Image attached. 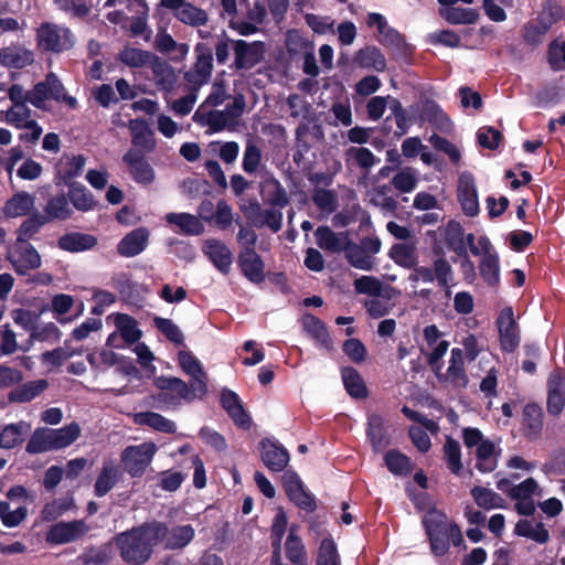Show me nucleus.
I'll use <instances>...</instances> for the list:
<instances>
[{
	"mask_svg": "<svg viewBox=\"0 0 565 565\" xmlns=\"http://www.w3.org/2000/svg\"><path fill=\"white\" fill-rule=\"evenodd\" d=\"M164 534V522L152 520L118 533L114 540L126 564L143 565L151 558L154 546L163 542Z\"/></svg>",
	"mask_w": 565,
	"mask_h": 565,
	"instance_id": "nucleus-1",
	"label": "nucleus"
},
{
	"mask_svg": "<svg viewBox=\"0 0 565 565\" xmlns=\"http://www.w3.org/2000/svg\"><path fill=\"white\" fill-rule=\"evenodd\" d=\"M35 41L40 51L60 54L73 49L75 35L65 25L43 22L36 29Z\"/></svg>",
	"mask_w": 565,
	"mask_h": 565,
	"instance_id": "nucleus-2",
	"label": "nucleus"
},
{
	"mask_svg": "<svg viewBox=\"0 0 565 565\" xmlns=\"http://www.w3.org/2000/svg\"><path fill=\"white\" fill-rule=\"evenodd\" d=\"M433 266H417L415 274L424 282L437 281L441 288H449L452 285L454 271L450 263L446 258L444 247L439 243H434L430 249Z\"/></svg>",
	"mask_w": 565,
	"mask_h": 565,
	"instance_id": "nucleus-3",
	"label": "nucleus"
},
{
	"mask_svg": "<svg viewBox=\"0 0 565 565\" xmlns=\"http://www.w3.org/2000/svg\"><path fill=\"white\" fill-rule=\"evenodd\" d=\"M422 522L433 554L445 555L449 550V524L446 523V514L434 508L428 511Z\"/></svg>",
	"mask_w": 565,
	"mask_h": 565,
	"instance_id": "nucleus-4",
	"label": "nucleus"
},
{
	"mask_svg": "<svg viewBox=\"0 0 565 565\" xmlns=\"http://www.w3.org/2000/svg\"><path fill=\"white\" fill-rule=\"evenodd\" d=\"M158 447L152 441L127 446L120 455L125 471L131 478H140L150 466Z\"/></svg>",
	"mask_w": 565,
	"mask_h": 565,
	"instance_id": "nucleus-5",
	"label": "nucleus"
},
{
	"mask_svg": "<svg viewBox=\"0 0 565 565\" xmlns=\"http://www.w3.org/2000/svg\"><path fill=\"white\" fill-rule=\"evenodd\" d=\"M153 384L159 390L153 398L160 408L177 407L181 399L190 398L188 383L179 377L161 375L154 379Z\"/></svg>",
	"mask_w": 565,
	"mask_h": 565,
	"instance_id": "nucleus-6",
	"label": "nucleus"
},
{
	"mask_svg": "<svg viewBox=\"0 0 565 565\" xmlns=\"http://www.w3.org/2000/svg\"><path fill=\"white\" fill-rule=\"evenodd\" d=\"M194 52L196 61L192 70L184 74V79L196 87H200L209 82L213 71V49L209 43L199 42Z\"/></svg>",
	"mask_w": 565,
	"mask_h": 565,
	"instance_id": "nucleus-7",
	"label": "nucleus"
},
{
	"mask_svg": "<svg viewBox=\"0 0 565 565\" xmlns=\"http://www.w3.org/2000/svg\"><path fill=\"white\" fill-rule=\"evenodd\" d=\"M234 67L236 70H252L258 65L265 56L266 44L263 41L247 42L235 40L233 42Z\"/></svg>",
	"mask_w": 565,
	"mask_h": 565,
	"instance_id": "nucleus-8",
	"label": "nucleus"
},
{
	"mask_svg": "<svg viewBox=\"0 0 565 565\" xmlns=\"http://www.w3.org/2000/svg\"><path fill=\"white\" fill-rule=\"evenodd\" d=\"M89 527L84 520L61 521L52 524L46 532V542L52 545H62L75 542L83 537Z\"/></svg>",
	"mask_w": 565,
	"mask_h": 565,
	"instance_id": "nucleus-9",
	"label": "nucleus"
},
{
	"mask_svg": "<svg viewBox=\"0 0 565 565\" xmlns=\"http://www.w3.org/2000/svg\"><path fill=\"white\" fill-rule=\"evenodd\" d=\"M497 327L501 350L507 353L514 352L520 344V334L512 307H505L501 310L497 318Z\"/></svg>",
	"mask_w": 565,
	"mask_h": 565,
	"instance_id": "nucleus-10",
	"label": "nucleus"
},
{
	"mask_svg": "<svg viewBox=\"0 0 565 565\" xmlns=\"http://www.w3.org/2000/svg\"><path fill=\"white\" fill-rule=\"evenodd\" d=\"M457 200L462 212L470 217L479 214V200L475 177L471 172L465 171L458 178Z\"/></svg>",
	"mask_w": 565,
	"mask_h": 565,
	"instance_id": "nucleus-11",
	"label": "nucleus"
},
{
	"mask_svg": "<svg viewBox=\"0 0 565 565\" xmlns=\"http://www.w3.org/2000/svg\"><path fill=\"white\" fill-rule=\"evenodd\" d=\"M122 162L128 167L135 182L148 185L154 181V170L140 150L129 149L122 156Z\"/></svg>",
	"mask_w": 565,
	"mask_h": 565,
	"instance_id": "nucleus-12",
	"label": "nucleus"
},
{
	"mask_svg": "<svg viewBox=\"0 0 565 565\" xmlns=\"http://www.w3.org/2000/svg\"><path fill=\"white\" fill-rule=\"evenodd\" d=\"M118 57L121 63L130 67H141L147 64H151L157 77L163 71L171 73L168 64L166 62H161L157 55L149 51L127 46L120 51Z\"/></svg>",
	"mask_w": 565,
	"mask_h": 565,
	"instance_id": "nucleus-13",
	"label": "nucleus"
},
{
	"mask_svg": "<svg viewBox=\"0 0 565 565\" xmlns=\"http://www.w3.org/2000/svg\"><path fill=\"white\" fill-rule=\"evenodd\" d=\"M8 259L19 276H25L30 270H35L42 265L41 255L30 243L17 242L14 256Z\"/></svg>",
	"mask_w": 565,
	"mask_h": 565,
	"instance_id": "nucleus-14",
	"label": "nucleus"
},
{
	"mask_svg": "<svg viewBox=\"0 0 565 565\" xmlns=\"http://www.w3.org/2000/svg\"><path fill=\"white\" fill-rule=\"evenodd\" d=\"M220 403L223 409L227 413L234 424L243 429L249 430L252 427V417L244 408L239 396L230 388L221 391Z\"/></svg>",
	"mask_w": 565,
	"mask_h": 565,
	"instance_id": "nucleus-15",
	"label": "nucleus"
},
{
	"mask_svg": "<svg viewBox=\"0 0 565 565\" xmlns=\"http://www.w3.org/2000/svg\"><path fill=\"white\" fill-rule=\"evenodd\" d=\"M259 451L262 461L273 472L284 471L289 462L288 450L269 438L259 441Z\"/></svg>",
	"mask_w": 565,
	"mask_h": 565,
	"instance_id": "nucleus-16",
	"label": "nucleus"
},
{
	"mask_svg": "<svg viewBox=\"0 0 565 565\" xmlns=\"http://www.w3.org/2000/svg\"><path fill=\"white\" fill-rule=\"evenodd\" d=\"M149 243V231L143 227H137L126 234L117 245V253L122 257H135L142 253Z\"/></svg>",
	"mask_w": 565,
	"mask_h": 565,
	"instance_id": "nucleus-17",
	"label": "nucleus"
},
{
	"mask_svg": "<svg viewBox=\"0 0 565 565\" xmlns=\"http://www.w3.org/2000/svg\"><path fill=\"white\" fill-rule=\"evenodd\" d=\"M121 477L122 470L119 465L113 460L104 461L94 483L95 497L102 498L106 495L119 482Z\"/></svg>",
	"mask_w": 565,
	"mask_h": 565,
	"instance_id": "nucleus-18",
	"label": "nucleus"
},
{
	"mask_svg": "<svg viewBox=\"0 0 565 565\" xmlns=\"http://www.w3.org/2000/svg\"><path fill=\"white\" fill-rule=\"evenodd\" d=\"M203 252L222 274L227 275L230 273L233 255L223 242L218 239H207L203 245Z\"/></svg>",
	"mask_w": 565,
	"mask_h": 565,
	"instance_id": "nucleus-19",
	"label": "nucleus"
},
{
	"mask_svg": "<svg viewBox=\"0 0 565 565\" xmlns=\"http://www.w3.org/2000/svg\"><path fill=\"white\" fill-rule=\"evenodd\" d=\"M237 265L250 282L260 284L265 280V264L256 252H239Z\"/></svg>",
	"mask_w": 565,
	"mask_h": 565,
	"instance_id": "nucleus-20",
	"label": "nucleus"
},
{
	"mask_svg": "<svg viewBox=\"0 0 565 565\" xmlns=\"http://www.w3.org/2000/svg\"><path fill=\"white\" fill-rule=\"evenodd\" d=\"M86 163V158L83 154L72 156L66 158V161H61L55 177L54 183L56 186L68 185L75 183V178L83 173Z\"/></svg>",
	"mask_w": 565,
	"mask_h": 565,
	"instance_id": "nucleus-21",
	"label": "nucleus"
},
{
	"mask_svg": "<svg viewBox=\"0 0 565 565\" xmlns=\"http://www.w3.org/2000/svg\"><path fill=\"white\" fill-rule=\"evenodd\" d=\"M301 321L303 330L315 340L318 347L327 351L333 350V341L326 323L320 318L311 313H305Z\"/></svg>",
	"mask_w": 565,
	"mask_h": 565,
	"instance_id": "nucleus-22",
	"label": "nucleus"
},
{
	"mask_svg": "<svg viewBox=\"0 0 565 565\" xmlns=\"http://www.w3.org/2000/svg\"><path fill=\"white\" fill-rule=\"evenodd\" d=\"M15 385L17 386L8 393V401L9 403L23 404L40 396L49 387V381L40 379Z\"/></svg>",
	"mask_w": 565,
	"mask_h": 565,
	"instance_id": "nucleus-23",
	"label": "nucleus"
},
{
	"mask_svg": "<svg viewBox=\"0 0 565 565\" xmlns=\"http://www.w3.org/2000/svg\"><path fill=\"white\" fill-rule=\"evenodd\" d=\"M315 236L317 245L321 249L338 254L343 252L345 243L350 238L347 232L334 233L327 225L319 226L315 232Z\"/></svg>",
	"mask_w": 565,
	"mask_h": 565,
	"instance_id": "nucleus-24",
	"label": "nucleus"
},
{
	"mask_svg": "<svg viewBox=\"0 0 565 565\" xmlns=\"http://www.w3.org/2000/svg\"><path fill=\"white\" fill-rule=\"evenodd\" d=\"M166 221L170 225H174L177 233L189 236H196L204 232V225L200 218L190 213H168Z\"/></svg>",
	"mask_w": 565,
	"mask_h": 565,
	"instance_id": "nucleus-25",
	"label": "nucleus"
},
{
	"mask_svg": "<svg viewBox=\"0 0 565 565\" xmlns=\"http://www.w3.org/2000/svg\"><path fill=\"white\" fill-rule=\"evenodd\" d=\"M166 534L163 540V547L166 550L174 551L184 548L195 535V531L191 524L175 525L169 529L164 522Z\"/></svg>",
	"mask_w": 565,
	"mask_h": 565,
	"instance_id": "nucleus-26",
	"label": "nucleus"
},
{
	"mask_svg": "<svg viewBox=\"0 0 565 565\" xmlns=\"http://www.w3.org/2000/svg\"><path fill=\"white\" fill-rule=\"evenodd\" d=\"M43 216L47 217V222L66 221L74 214L68 198L64 192L50 196L43 207Z\"/></svg>",
	"mask_w": 565,
	"mask_h": 565,
	"instance_id": "nucleus-27",
	"label": "nucleus"
},
{
	"mask_svg": "<svg viewBox=\"0 0 565 565\" xmlns=\"http://www.w3.org/2000/svg\"><path fill=\"white\" fill-rule=\"evenodd\" d=\"M260 193L267 194L266 203L279 210L289 204V196L280 181L273 174H269L260 184Z\"/></svg>",
	"mask_w": 565,
	"mask_h": 565,
	"instance_id": "nucleus-28",
	"label": "nucleus"
},
{
	"mask_svg": "<svg viewBox=\"0 0 565 565\" xmlns=\"http://www.w3.org/2000/svg\"><path fill=\"white\" fill-rule=\"evenodd\" d=\"M97 245V238L92 234L72 232L62 235L57 246L70 253H79L93 249Z\"/></svg>",
	"mask_w": 565,
	"mask_h": 565,
	"instance_id": "nucleus-29",
	"label": "nucleus"
},
{
	"mask_svg": "<svg viewBox=\"0 0 565 565\" xmlns=\"http://www.w3.org/2000/svg\"><path fill=\"white\" fill-rule=\"evenodd\" d=\"M366 436L374 451H382L390 445V436L380 414L367 417Z\"/></svg>",
	"mask_w": 565,
	"mask_h": 565,
	"instance_id": "nucleus-30",
	"label": "nucleus"
},
{
	"mask_svg": "<svg viewBox=\"0 0 565 565\" xmlns=\"http://www.w3.org/2000/svg\"><path fill=\"white\" fill-rule=\"evenodd\" d=\"M34 62L32 51L22 46L3 47L0 51V64L9 68H24Z\"/></svg>",
	"mask_w": 565,
	"mask_h": 565,
	"instance_id": "nucleus-31",
	"label": "nucleus"
},
{
	"mask_svg": "<svg viewBox=\"0 0 565 565\" xmlns=\"http://www.w3.org/2000/svg\"><path fill=\"white\" fill-rule=\"evenodd\" d=\"M379 42L387 47L397 57H407L412 54V46L406 42L405 36L396 29L387 26L380 33Z\"/></svg>",
	"mask_w": 565,
	"mask_h": 565,
	"instance_id": "nucleus-32",
	"label": "nucleus"
},
{
	"mask_svg": "<svg viewBox=\"0 0 565 565\" xmlns=\"http://www.w3.org/2000/svg\"><path fill=\"white\" fill-rule=\"evenodd\" d=\"M353 61L361 68L374 70L380 73L386 70V58L374 45L360 49Z\"/></svg>",
	"mask_w": 565,
	"mask_h": 565,
	"instance_id": "nucleus-33",
	"label": "nucleus"
},
{
	"mask_svg": "<svg viewBox=\"0 0 565 565\" xmlns=\"http://www.w3.org/2000/svg\"><path fill=\"white\" fill-rule=\"evenodd\" d=\"M34 195L21 191L13 194L2 209L3 214L9 218L24 216L34 207Z\"/></svg>",
	"mask_w": 565,
	"mask_h": 565,
	"instance_id": "nucleus-34",
	"label": "nucleus"
},
{
	"mask_svg": "<svg viewBox=\"0 0 565 565\" xmlns=\"http://www.w3.org/2000/svg\"><path fill=\"white\" fill-rule=\"evenodd\" d=\"M67 198L73 207L79 212L93 211L97 206V201L93 193L81 182L67 185Z\"/></svg>",
	"mask_w": 565,
	"mask_h": 565,
	"instance_id": "nucleus-35",
	"label": "nucleus"
},
{
	"mask_svg": "<svg viewBox=\"0 0 565 565\" xmlns=\"http://www.w3.org/2000/svg\"><path fill=\"white\" fill-rule=\"evenodd\" d=\"M341 377L347 393L352 398L362 399L367 397V387L356 369L353 366L342 367Z\"/></svg>",
	"mask_w": 565,
	"mask_h": 565,
	"instance_id": "nucleus-36",
	"label": "nucleus"
},
{
	"mask_svg": "<svg viewBox=\"0 0 565 565\" xmlns=\"http://www.w3.org/2000/svg\"><path fill=\"white\" fill-rule=\"evenodd\" d=\"M498 456L499 454H495L494 444L486 439L476 449V469L481 473L494 471L498 467Z\"/></svg>",
	"mask_w": 565,
	"mask_h": 565,
	"instance_id": "nucleus-37",
	"label": "nucleus"
},
{
	"mask_svg": "<svg viewBox=\"0 0 565 565\" xmlns=\"http://www.w3.org/2000/svg\"><path fill=\"white\" fill-rule=\"evenodd\" d=\"M523 426L525 437L535 439L543 428V411L535 403L526 404L523 409Z\"/></svg>",
	"mask_w": 565,
	"mask_h": 565,
	"instance_id": "nucleus-38",
	"label": "nucleus"
},
{
	"mask_svg": "<svg viewBox=\"0 0 565 565\" xmlns=\"http://www.w3.org/2000/svg\"><path fill=\"white\" fill-rule=\"evenodd\" d=\"M135 423L164 434H174L177 431L174 422L154 412H141L136 414Z\"/></svg>",
	"mask_w": 565,
	"mask_h": 565,
	"instance_id": "nucleus-39",
	"label": "nucleus"
},
{
	"mask_svg": "<svg viewBox=\"0 0 565 565\" xmlns=\"http://www.w3.org/2000/svg\"><path fill=\"white\" fill-rule=\"evenodd\" d=\"M420 117L435 129L444 132L448 131L451 127L450 118L435 102L424 104Z\"/></svg>",
	"mask_w": 565,
	"mask_h": 565,
	"instance_id": "nucleus-40",
	"label": "nucleus"
},
{
	"mask_svg": "<svg viewBox=\"0 0 565 565\" xmlns=\"http://www.w3.org/2000/svg\"><path fill=\"white\" fill-rule=\"evenodd\" d=\"M347 262L354 268L362 270H372L373 260L371 255L366 254L360 244L354 243L350 238L345 243L343 249Z\"/></svg>",
	"mask_w": 565,
	"mask_h": 565,
	"instance_id": "nucleus-41",
	"label": "nucleus"
},
{
	"mask_svg": "<svg viewBox=\"0 0 565 565\" xmlns=\"http://www.w3.org/2000/svg\"><path fill=\"white\" fill-rule=\"evenodd\" d=\"M173 15L180 22L191 26L205 25L209 20V15L203 9L186 1L173 13Z\"/></svg>",
	"mask_w": 565,
	"mask_h": 565,
	"instance_id": "nucleus-42",
	"label": "nucleus"
},
{
	"mask_svg": "<svg viewBox=\"0 0 565 565\" xmlns=\"http://www.w3.org/2000/svg\"><path fill=\"white\" fill-rule=\"evenodd\" d=\"M440 15L454 25L473 24L479 20V11L473 8L450 7L440 10Z\"/></svg>",
	"mask_w": 565,
	"mask_h": 565,
	"instance_id": "nucleus-43",
	"label": "nucleus"
},
{
	"mask_svg": "<svg viewBox=\"0 0 565 565\" xmlns=\"http://www.w3.org/2000/svg\"><path fill=\"white\" fill-rule=\"evenodd\" d=\"M45 77L50 99L57 103H64L70 109H76L78 106L76 98L66 93V89L57 75L51 72Z\"/></svg>",
	"mask_w": 565,
	"mask_h": 565,
	"instance_id": "nucleus-44",
	"label": "nucleus"
},
{
	"mask_svg": "<svg viewBox=\"0 0 565 565\" xmlns=\"http://www.w3.org/2000/svg\"><path fill=\"white\" fill-rule=\"evenodd\" d=\"M445 242L458 256L467 254L465 231L459 222L451 220L447 223L445 228Z\"/></svg>",
	"mask_w": 565,
	"mask_h": 565,
	"instance_id": "nucleus-45",
	"label": "nucleus"
},
{
	"mask_svg": "<svg viewBox=\"0 0 565 565\" xmlns=\"http://www.w3.org/2000/svg\"><path fill=\"white\" fill-rule=\"evenodd\" d=\"M132 131L131 142L135 147H140L146 151H152L156 147L153 131L145 120H135L130 122Z\"/></svg>",
	"mask_w": 565,
	"mask_h": 565,
	"instance_id": "nucleus-46",
	"label": "nucleus"
},
{
	"mask_svg": "<svg viewBox=\"0 0 565 565\" xmlns=\"http://www.w3.org/2000/svg\"><path fill=\"white\" fill-rule=\"evenodd\" d=\"M54 450L52 436L50 435V428L47 427H39L36 428L26 446L25 451L30 455H38Z\"/></svg>",
	"mask_w": 565,
	"mask_h": 565,
	"instance_id": "nucleus-47",
	"label": "nucleus"
},
{
	"mask_svg": "<svg viewBox=\"0 0 565 565\" xmlns=\"http://www.w3.org/2000/svg\"><path fill=\"white\" fill-rule=\"evenodd\" d=\"M465 360H463V351L459 348H454L451 350V355L449 360V366L447 369V375L449 381L454 385H459L465 387L468 383V377L465 373Z\"/></svg>",
	"mask_w": 565,
	"mask_h": 565,
	"instance_id": "nucleus-48",
	"label": "nucleus"
},
{
	"mask_svg": "<svg viewBox=\"0 0 565 565\" xmlns=\"http://www.w3.org/2000/svg\"><path fill=\"white\" fill-rule=\"evenodd\" d=\"M384 460L388 471L395 476H408L414 469L409 457L397 449L388 450Z\"/></svg>",
	"mask_w": 565,
	"mask_h": 565,
	"instance_id": "nucleus-49",
	"label": "nucleus"
},
{
	"mask_svg": "<svg viewBox=\"0 0 565 565\" xmlns=\"http://www.w3.org/2000/svg\"><path fill=\"white\" fill-rule=\"evenodd\" d=\"M54 450L63 449L72 445L81 435V428L77 423H71L58 429L50 428Z\"/></svg>",
	"mask_w": 565,
	"mask_h": 565,
	"instance_id": "nucleus-50",
	"label": "nucleus"
},
{
	"mask_svg": "<svg viewBox=\"0 0 565 565\" xmlns=\"http://www.w3.org/2000/svg\"><path fill=\"white\" fill-rule=\"evenodd\" d=\"M298 525L292 524L285 543L286 557L292 563H303L306 561V550L300 536L297 535Z\"/></svg>",
	"mask_w": 565,
	"mask_h": 565,
	"instance_id": "nucleus-51",
	"label": "nucleus"
},
{
	"mask_svg": "<svg viewBox=\"0 0 565 565\" xmlns=\"http://www.w3.org/2000/svg\"><path fill=\"white\" fill-rule=\"evenodd\" d=\"M476 504L486 510L503 508L504 499L493 490L476 486L470 491Z\"/></svg>",
	"mask_w": 565,
	"mask_h": 565,
	"instance_id": "nucleus-52",
	"label": "nucleus"
},
{
	"mask_svg": "<svg viewBox=\"0 0 565 565\" xmlns=\"http://www.w3.org/2000/svg\"><path fill=\"white\" fill-rule=\"evenodd\" d=\"M479 273L483 281L490 287L500 284V259L498 255L482 257L479 264Z\"/></svg>",
	"mask_w": 565,
	"mask_h": 565,
	"instance_id": "nucleus-53",
	"label": "nucleus"
},
{
	"mask_svg": "<svg viewBox=\"0 0 565 565\" xmlns=\"http://www.w3.org/2000/svg\"><path fill=\"white\" fill-rule=\"evenodd\" d=\"M547 384V412L553 416H558L562 413L565 404V399L561 393L562 379L559 376L551 375Z\"/></svg>",
	"mask_w": 565,
	"mask_h": 565,
	"instance_id": "nucleus-54",
	"label": "nucleus"
},
{
	"mask_svg": "<svg viewBox=\"0 0 565 565\" xmlns=\"http://www.w3.org/2000/svg\"><path fill=\"white\" fill-rule=\"evenodd\" d=\"M46 223H49L47 217H44L43 214L38 212L32 214L26 220H24L17 230V242L29 243V239L38 234L42 226Z\"/></svg>",
	"mask_w": 565,
	"mask_h": 565,
	"instance_id": "nucleus-55",
	"label": "nucleus"
},
{
	"mask_svg": "<svg viewBox=\"0 0 565 565\" xmlns=\"http://www.w3.org/2000/svg\"><path fill=\"white\" fill-rule=\"evenodd\" d=\"M121 338L128 343L134 344L139 341L142 335L141 330L137 326L134 317L126 313H118L115 320Z\"/></svg>",
	"mask_w": 565,
	"mask_h": 565,
	"instance_id": "nucleus-56",
	"label": "nucleus"
},
{
	"mask_svg": "<svg viewBox=\"0 0 565 565\" xmlns=\"http://www.w3.org/2000/svg\"><path fill=\"white\" fill-rule=\"evenodd\" d=\"M563 13L564 9L559 3L547 0L534 21L541 25V29L548 32L550 29L563 18Z\"/></svg>",
	"mask_w": 565,
	"mask_h": 565,
	"instance_id": "nucleus-57",
	"label": "nucleus"
},
{
	"mask_svg": "<svg viewBox=\"0 0 565 565\" xmlns=\"http://www.w3.org/2000/svg\"><path fill=\"white\" fill-rule=\"evenodd\" d=\"M24 422L6 425L0 431V448L12 449L23 443Z\"/></svg>",
	"mask_w": 565,
	"mask_h": 565,
	"instance_id": "nucleus-58",
	"label": "nucleus"
},
{
	"mask_svg": "<svg viewBox=\"0 0 565 565\" xmlns=\"http://www.w3.org/2000/svg\"><path fill=\"white\" fill-rule=\"evenodd\" d=\"M83 565H107L111 561L108 546H88L77 558Z\"/></svg>",
	"mask_w": 565,
	"mask_h": 565,
	"instance_id": "nucleus-59",
	"label": "nucleus"
},
{
	"mask_svg": "<svg viewBox=\"0 0 565 565\" xmlns=\"http://www.w3.org/2000/svg\"><path fill=\"white\" fill-rule=\"evenodd\" d=\"M444 454L448 469L451 473L459 476L462 469L460 444L456 439L447 437L444 444Z\"/></svg>",
	"mask_w": 565,
	"mask_h": 565,
	"instance_id": "nucleus-60",
	"label": "nucleus"
},
{
	"mask_svg": "<svg viewBox=\"0 0 565 565\" xmlns=\"http://www.w3.org/2000/svg\"><path fill=\"white\" fill-rule=\"evenodd\" d=\"M73 504L74 502L72 498L54 499L43 507L41 511L42 520L46 522L55 521L67 512Z\"/></svg>",
	"mask_w": 565,
	"mask_h": 565,
	"instance_id": "nucleus-61",
	"label": "nucleus"
},
{
	"mask_svg": "<svg viewBox=\"0 0 565 565\" xmlns=\"http://www.w3.org/2000/svg\"><path fill=\"white\" fill-rule=\"evenodd\" d=\"M153 324L170 342L177 345H184L183 333L172 320L154 317Z\"/></svg>",
	"mask_w": 565,
	"mask_h": 565,
	"instance_id": "nucleus-62",
	"label": "nucleus"
},
{
	"mask_svg": "<svg viewBox=\"0 0 565 565\" xmlns=\"http://www.w3.org/2000/svg\"><path fill=\"white\" fill-rule=\"evenodd\" d=\"M28 515V509L24 505L10 510V504L7 501H0V520L6 527H15L20 525Z\"/></svg>",
	"mask_w": 565,
	"mask_h": 565,
	"instance_id": "nucleus-63",
	"label": "nucleus"
},
{
	"mask_svg": "<svg viewBox=\"0 0 565 565\" xmlns=\"http://www.w3.org/2000/svg\"><path fill=\"white\" fill-rule=\"evenodd\" d=\"M547 62L555 72L565 68V40L559 44L557 40H553L547 49Z\"/></svg>",
	"mask_w": 565,
	"mask_h": 565,
	"instance_id": "nucleus-64",
	"label": "nucleus"
}]
</instances>
